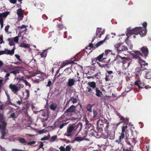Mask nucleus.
Here are the masks:
<instances>
[{"label":"nucleus","instance_id":"9","mask_svg":"<svg viewBox=\"0 0 151 151\" xmlns=\"http://www.w3.org/2000/svg\"><path fill=\"white\" fill-rule=\"evenodd\" d=\"M134 85L138 86L139 89H142L145 88L147 89V87L145 86V84L143 83L140 82L139 81H137L134 83Z\"/></svg>","mask_w":151,"mask_h":151},{"label":"nucleus","instance_id":"30","mask_svg":"<svg viewBox=\"0 0 151 151\" xmlns=\"http://www.w3.org/2000/svg\"><path fill=\"white\" fill-rule=\"evenodd\" d=\"M7 40L9 41V44L10 46H12L14 45V44L13 42V38H8Z\"/></svg>","mask_w":151,"mask_h":151},{"label":"nucleus","instance_id":"33","mask_svg":"<svg viewBox=\"0 0 151 151\" xmlns=\"http://www.w3.org/2000/svg\"><path fill=\"white\" fill-rule=\"evenodd\" d=\"M93 106V105L91 104H89L87 105L86 107L87 110L90 113H91L92 112V108Z\"/></svg>","mask_w":151,"mask_h":151},{"label":"nucleus","instance_id":"46","mask_svg":"<svg viewBox=\"0 0 151 151\" xmlns=\"http://www.w3.org/2000/svg\"><path fill=\"white\" fill-rule=\"evenodd\" d=\"M25 92L27 93L26 99H27L29 96V92L28 90L25 89Z\"/></svg>","mask_w":151,"mask_h":151},{"label":"nucleus","instance_id":"21","mask_svg":"<svg viewBox=\"0 0 151 151\" xmlns=\"http://www.w3.org/2000/svg\"><path fill=\"white\" fill-rule=\"evenodd\" d=\"M99 32L98 31H96V36L93 38L92 40V42L94 41V40L96 38H101V36L103 34V33H99Z\"/></svg>","mask_w":151,"mask_h":151},{"label":"nucleus","instance_id":"12","mask_svg":"<svg viewBox=\"0 0 151 151\" xmlns=\"http://www.w3.org/2000/svg\"><path fill=\"white\" fill-rule=\"evenodd\" d=\"M76 81L75 78H70L67 83V86L69 87H71L75 84Z\"/></svg>","mask_w":151,"mask_h":151},{"label":"nucleus","instance_id":"37","mask_svg":"<svg viewBox=\"0 0 151 151\" xmlns=\"http://www.w3.org/2000/svg\"><path fill=\"white\" fill-rule=\"evenodd\" d=\"M19 46L21 47L28 48L29 47V44H26L24 43H22L21 44L19 45Z\"/></svg>","mask_w":151,"mask_h":151},{"label":"nucleus","instance_id":"54","mask_svg":"<svg viewBox=\"0 0 151 151\" xmlns=\"http://www.w3.org/2000/svg\"><path fill=\"white\" fill-rule=\"evenodd\" d=\"M19 73L18 71V70H16L14 71H11L10 72V73H13L15 75H16V74Z\"/></svg>","mask_w":151,"mask_h":151},{"label":"nucleus","instance_id":"47","mask_svg":"<svg viewBox=\"0 0 151 151\" xmlns=\"http://www.w3.org/2000/svg\"><path fill=\"white\" fill-rule=\"evenodd\" d=\"M130 140L132 143H133L134 145H135L137 143V141L136 139L134 138H130Z\"/></svg>","mask_w":151,"mask_h":151},{"label":"nucleus","instance_id":"58","mask_svg":"<svg viewBox=\"0 0 151 151\" xmlns=\"http://www.w3.org/2000/svg\"><path fill=\"white\" fill-rule=\"evenodd\" d=\"M36 142L35 141H32L29 142H28L27 143V145H31L34 144Z\"/></svg>","mask_w":151,"mask_h":151},{"label":"nucleus","instance_id":"40","mask_svg":"<svg viewBox=\"0 0 151 151\" xmlns=\"http://www.w3.org/2000/svg\"><path fill=\"white\" fill-rule=\"evenodd\" d=\"M93 118H94L96 117L98 114L97 111H96V110L94 109L93 110Z\"/></svg>","mask_w":151,"mask_h":151},{"label":"nucleus","instance_id":"13","mask_svg":"<svg viewBox=\"0 0 151 151\" xmlns=\"http://www.w3.org/2000/svg\"><path fill=\"white\" fill-rule=\"evenodd\" d=\"M145 68H142V67H137L135 69V73L137 76L139 77L141 75L142 71Z\"/></svg>","mask_w":151,"mask_h":151},{"label":"nucleus","instance_id":"49","mask_svg":"<svg viewBox=\"0 0 151 151\" xmlns=\"http://www.w3.org/2000/svg\"><path fill=\"white\" fill-rule=\"evenodd\" d=\"M57 27L59 30H61L63 28V27L62 24H58L57 25Z\"/></svg>","mask_w":151,"mask_h":151},{"label":"nucleus","instance_id":"20","mask_svg":"<svg viewBox=\"0 0 151 151\" xmlns=\"http://www.w3.org/2000/svg\"><path fill=\"white\" fill-rule=\"evenodd\" d=\"M71 101L72 103L73 104H75L77 102V99L73 97H71L70 98V99L69 101H68L66 104V106H67L69 104V101Z\"/></svg>","mask_w":151,"mask_h":151},{"label":"nucleus","instance_id":"3","mask_svg":"<svg viewBox=\"0 0 151 151\" xmlns=\"http://www.w3.org/2000/svg\"><path fill=\"white\" fill-rule=\"evenodd\" d=\"M114 47L118 53L122 52H126L128 50V47L123 45L122 43H118L114 45Z\"/></svg>","mask_w":151,"mask_h":151},{"label":"nucleus","instance_id":"45","mask_svg":"<svg viewBox=\"0 0 151 151\" xmlns=\"http://www.w3.org/2000/svg\"><path fill=\"white\" fill-rule=\"evenodd\" d=\"M24 86V85L23 84H19L18 85L17 88L19 89V91H20V89L23 88Z\"/></svg>","mask_w":151,"mask_h":151},{"label":"nucleus","instance_id":"8","mask_svg":"<svg viewBox=\"0 0 151 151\" xmlns=\"http://www.w3.org/2000/svg\"><path fill=\"white\" fill-rule=\"evenodd\" d=\"M110 59H108L104 62L101 64L99 62H97V64L99 67L101 68H109V63L110 61Z\"/></svg>","mask_w":151,"mask_h":151},{"label":"nucleus","instance_id":"60","mask_svg":"<svg viewBox=\"0 0 151 151\" xmlns=\"http://www.w3.org/2000/svg\"><path fill=\"white\" fill-rule=\"evenodd\" d=\"M106 125L105 127V128L106 129H107L109 126V123L107 120H106Z\"/></svg>","mask_w":151,"mask_h":151},{"label":"nucleus","instance_id":"31","mask_svg":"<svg viewBox=\"0 0 151 151\" xmlns=\"http://www.w3.org/2000/svg\"><path fill=\"white\" fill-rule=\"evenodd\" d=\"M127 125L124 126L122 127V133L121 135H123L124 137H125L124 132H125L126 130L127 129Z\"/></svg>","mask_w":151,"mask_h":151},{"label":"nucleus","instance_id":"51","mask_svg":"<svg viewBox=\"0 0 151 151\" xmlns=\"http://www.w3.org/2000/svg\"><path fill=\"white\" fill-rule=\"evenodd\" d=\"M9 27V26L8 25L7 26H6L5 28V30L6 32L8 34V29Z\"/></svg>","mask_w":151,"mask_h":151},{"label":"nucleus","instance_id":"19","mask_svg":"<svg viewBox=\"0 0 151 151\" xmlns=\"http://www.w3.org/2000/svg\"><path fill=\"white\" fill-rule=\"evenodd\" d=\"M130 36H127V37L125 40V42L128 46L129 47L130 49H132L133 47V45L131 43V41L129 40V38Z\"/></svg>","mask_w":151,"mask_h":151},{"label":"nucleus","instance_id":"29","mask_svg":"<svg viewBox=\"0 0 151 151\" xmlns=\"http://www.w3.org/2000/svg\"><path fill=\"white\" fill-rule=\"evenodd\" d=\"M17 117V116L15 114V113H13L11 114H10L9 115V118H12L13 120H15L16 119Z\"/></svg>","mask_w":151,"mask_h":151},{"label":"nucleus","instance_id":"56","mask_svg":"<svg viewBox=\"0 0 151 151\" xmlns=\"http://www.w3.org/2000/svg\"><path fill=\"white\" fill-rule=\"evenodd\" d=\"M71 150V147L69 145H68L66 146L65 151H70Z\"/></svg>","mask_w":151,"mask_h":151},{"label":"nucleus","instance_id":"25","mask_svg":"<svg viewBox=\"0 0 151 151\" xmlns=\"http://www.w3.org/2000/svg\"><path fill=\"white\" fill-rule=\"evenodd\" d=\"M84 139V137H75L74 141H76L78 142H80L83 140Z\"/></svg>","mask_w":151,"mask_h":151},{"label":"nucleus","instance_id":"62","mask_svg":"<svg viewBox=\"0 0 151 151\" xmlns=\"http://www.w3.org/2000/svg\"><path fill=\"white\" fill-rule=\"evenodd\" d=\"M27 27V26L25 25H23L22 26H21L20 27H18V28L19 29H22L24 28H26Z\"/></svg>","mask_w":151,"mask_h":151},{"label":"nucleus","instance_id":"10","mask_svg":"<svg viewBox=\"0 0 151 151\" xmlns=\"http://www.w3.org/2000/svg\"><path fill=\"white\" fill-rule=\"evenodd\" d=\"M9 87L14 93H16L19 91L17 86H16L15 84H9Z\"/></svg>","mask_w":151,"mask_h":151},{"label":"nucleus","instance_id":"18","mask_svg":"<svg viewBox=\"0 0 151 151\" xmlns=\"http://www.w3.org/2000/svg\"><path fill=\"white\" fill-rule=\"evenodd\" d=\"M82 128V124L81 123H78L76 125H73V128L74 131L78 129L79 131L80 132Z\"/></svg>","mask_w":151,"mask_h":151},{"label":"nucleus","instance_id":"61","mask_svg":"<svg viewBox=\"0 0 151 151\" xmlns=\"http://www.w3.org/2000/svg\"><path fill=\"white\" fill-rule=\"evenodd\" d=\"M24 82L25 83L26 86H28L29 87H30L31 86V84L29 83H28L26 80L24 81Z\"/></svg>","mask_w":151,"mask_h":151},{"label":"nucleus","instance_id":"35","mask_svg":"<svg viewBox=\"0 0 151 151\" xmlns=\"http://www.w3.org/2000/svg\"><path fill=\"white\" fill-rule=\"evenodd\" d=\"M85 122L86 123V127H90L91 126V124L89 123V122L87 118L85 119Z\"/></svg>","mask_w":151,"mask_h":151},{"label":"nucleus","instance_id":"63","mask_svg":"<svg viewBox=\"0 0 151 151\" xmlns=\"http://www.w3.org/2000/svg\"><path fill=\"white\" fill-rule=\"evenodd\" d=\"M111 52V50H106L105 51V54L107 55L108 53H110Z\"/></svg>","mask_w":151,"mask_h":151},{"label":"nucleus","instance_id":"4","mask_svg":"<svg viewBox=\"0 0 151 151\" xmlns=\"http://www.w3.org/2000/svg\"><path fill=\"white\" fill-rule=\"evenodd\" d=\"M116 60H119L120 61V62L122 63L123 64L127 63L128 65L127 67L129 66L131 60L128 58H127L125 57H122L121 56L118 55L116 57Z\"/></svg>","mask_w":151,"mask_h":151},{"label":"nucleus","instance_id":"7","mask_svg":"<svg viewBox=\"0 0 151 151\" xmlns=\"http://www.w3.org/2000/svg\"><path fill=\"white\" fill-rule=\"evenodd\" d=\"M76 107L73 105L65 111L64 112V114L67 116L69 115L70 113H75L76 111Z\"/></svg>","mask_w":151,"mask_h":151},{"label":"nucleus","instance_id":"28","mask_svg":"<svg viewBox=\"0 0 151 151\" xmlns=\"http://www.w3.org/2000/svg\"><path fill=\"white\" fill-rule=\"evenodd\" d=\"M96 95L97 96L101 97L102 95V92L97 88H96Z\"/></svg>","mask_w":151,"mask_h":151},{"label":"nucleus","instance_id":"1","mask_svg":"<svg viewBox=\"0 0 151 151\" xmlns=\"http://www.w3.org/2000/svg\"><path fill=\"white\" fill-rule=\"evenodd\" d=\"M142 52L141 53L139 51H136L132 55L134 58L137 59H140V57L146 58L148 54V50L146 46L143 47L141 49Z\"/></svg>","mask_w":151,"mask_h":151},{"label":"nucleus","instance_id":"41","mask_svg":"<svg viewBox=\"0 0 151 151\" xmlns=\"http://www.w3.org/2000/svg\"><path fill=\"white\" fill-rule=\"evenodd\" d=\"M19 142L21 143H26V141L25 139L22 138H21L19 139Z\"/></svg>","mask_w":151,"mask_h":151},{"label":"nucleus","instance_id":"44","mask_svg":"<svg viewBox=\"0 0 151 151\" xmlns=\"http://www.w3.org/2000/svg\"><path fill=\"white\" fill-rule=\"evenodd\" d=\"M18 15V19L20 20L22 19L24 17V15L23 13L17 14Z\"/></svg>","mask_w":151,"mask_h":151},{"label":"nucleus","instance_id":"48","mask_svg":"<svg viewBox=\"0 0 151 151\" xmlns=\"http://www.w3.org/2000/svg\"><path fill=\"white\" fill-rule=\"evenodd\" d=\"M125 120L122 122V123H124L125 124H126L127 125L129 122V119L127 118H124Z\"/></svg>","mask_w":151,"mask_h":151},{"label":"nucleus","instance_id":"43","mask_svg":"<svg viewBox=\"0 0 151 151\" xmlns=\"http://www.w3.org/2000/svg\"><path fill=\"white\" fill-rule=\"evenodd\" d=\"M39 7H38V9H42L44 8L45 5L43 4H40L38 5Z\"/></svg>","mask_w":151,"mask_h":151},{"label":"nucleus","instance_id":"39","mask_svg":"<svg viewBox=\"0 0 151 151\" xmlns=\"http://www.w3.org/2000/svg\"><path fill=\"white\" fill-rule=\"evenodd\" d=\"M50 137V135L49 134L47 136H45L44 137L41 138V140L42 141L45 140H48Z\"/></svg>","mask_w":151,"mask_h":151},{"label":"nucleus","instance_id":"17","mask_svg":"<svg viewBox=\"0 0 151 151\" xmlns=\"http://www.w3.org/2000/svg\"><path fill=\"white\" fill-rule=\"evenodd\" d=\"M15 47L14 46L13 48L11 50H9L7 49H5L4 50L5 52V54L6 55H13L14 53Z\"/></svg>","mask_w":151,"mask_h":151},{"label":"nucleus","instance_id":"11","mask_svg":"<svg viewBox=\"0 0 151 151\" xmlns=\"http://www.w3.org/2000/svg\"><path fill=\"white\" fill-rule=\"evenodd\" d=\"M89 134L90 136H94L96 138H99L100 136L99 134V132L96 131L94 129H91L89 131Z\"/></svg>","mask_w":151,"mask_h":151},{"label":"nucleus","instance_id":"32","mask_svg":"<svg viewBox=\"0 0 151 151\" xmlns=\"http://www.w3.org/2000/svg\"><path fill=\"white\" fill-rule=\"evenodd\" d=\"M146 78L147 79H151V70H150L146 73Z\"/></svg>","mask_w":151,"mask_h":151},{"label":"nucleus","instance_id":"53","mask_svg":"<svg viewBox=\"0 0 151 151\" xmlns=\"http://www.w3.org/2000/svg\"><path fill=\"white\" fill-rule=\"evenodd\" d=\"M17 14L22 13V10L21 9H19L17 10Z\"/></svg>","mask_w":151,"mask_h":151},{"label":"nucleus","instance_id":"55","mask_svg":"<svg viewBox=\"0 0 151 151\" xmlns=\"http://www.w3.org/2000/svg\"><path fill=\"white\" fill-rule=\"evenodd\" d=\"M17 80H18V83L20 81H23L24 82V81L25 80H24V78H23L22 77L21 78H17Z\"/></svg>","mask_w":151,"mask_h":151},{"label":"nucleus","instance_id":"36","mask_svg":"<svg viewBox=\"0 0 151 151\" xmlns=\"http://www.w3.org/2000/svg\"><path fill=\"white\" fill-rule=\"evenodd\" d=\"M47 50H44L42 52L40 55H41V57L42 58L45 57L47 56V53L46 52Z\"/></svg>","mask_w":151,"mask_h":151},{"label":"nucleus","instance_id":"24","mask_svg":"<svg viewBox=\"0 0 151 151\" xmlns=\"http://www.w3.org/2000/svg\"><path fill=\"white\" fill-rule=\"evenodd\" d=\"M88 85L93 88H95L96 87V83L94 81L90 82H88Z\"/></svg>","mask_w":151,"mask_h":151},{"label":"nucleus","instance_id":"27","mask_svg":"<svg viewBox=\"0 0 151 151\" xmlns=\"http://www.w3.org/2000/svg\"><path fill=\"white\" fill-rule=\"evenodd\" d=\"M73 131H74L73 125L70 126L67 128V132L68 133H71Z\"/></svg>","mask_w":151,"mask_h":151},{"label":"nucleus","instance_id":"22","mask_svg":"<svg viewBox=\"0 0 151 151\" xmlns=\"http://www.w3.org/2000/svg\"><path fill=\"white\" fill-rule=\"evenodd\" d=\"M124 137L123 136V135H120L119 137V139L118 140H116L115 141L116 142H117L118 144H120L121 145L122 144V140L123 139Z\"/></svg>","mask_w":151,"mask_h":151},{"label":"nucleus","instance_id":"2","mask_svg":"<svg viewBox=\"0 0 151 151\" xmlns=\"http://www.w3.org/2000/svg\"><path fill=\"white\" fill-rule=\"evenodd\" d=\"M104 53H103L100 55L99 56L96 58H94V59H92L91 60V63L93 65H94L96 63L101 62V63L104 62L107 59V58L104 57Z\"/></svg>","mask_w":151,"mask_h":151},{"label":"nucleus","instance_id":"50","mask_svg":"<svg viewBox=\"0 0 151 151\" xmlns=\"http://www.w3.org/2000/svg\"><path fill=\"white\" fill-rule=\"evenodd\" d=\"M13 41L16 42H18L19 41V36H17L14 38Z\"/></svg>","mask_w":151,"mask_h":151},{"label":"nucleus","instance_id":"52","mask_svg":"<svg viewBox=\"0 0 151 151\" xmlns=\"http://www.w3.org/2000/svg\"><path fill=\"white\" fill-rule=\"evenodd\" d=\"M2 43H4V42L3 40V37L2 35H1L0 36V44H1Z\"/></svg>","mask_w":151,"mask_h":151},{"label":"nucleus","instance_id":"6","mask_svg":"<svg viewBox=\"0 0 151 151\" xmlns=\"http://www.w3.org/2000/svg\"><path fill=\"white\" fill-rule=\"evenodd\" d=\"M10 12H6L2 13H0V24L1 29H2L4 25V18L5 19L8 15Z\"/></svg>","mask_w":151,"mask_h":151},{"label":"nucleus","instance_id":"42","mask_svg":"<svg viewBox=\"0 0 151 151\" xmlns=\"http://www.w3.org/2000/svg\"><path fill=\"white\" fill-rule=\"evenodd\" d=\"M68 122L66 123H63L62 124H59L60 125L58 126V127L60 129H61L63 128V127L65 126V125H66L68 124Z\"/></svg>","mask_w":151,"mask_h":151},{"label":"nucleus","instance_id":"23","mask_svg":"<svg viewBox=\"0 0 151 151\" xmlns=\"http://www.w3.org/2000/svg\"><path fill=\"white\" fill-rule=\"evenodd\" d=\"M138 59L140 60V61H139L140 65V67L143 68V66L145 67V66H147V65H148L147 63H146L145 61L141 60V58Z\"/></svg>","mask_w":151,"mask_h":151},{"label":"nucleus","instance_id":"64","mask_svg":"<svg viewBox=\"0 0 151 151\" xmlns=\"http://www.w3.org/2000/svg\"><path fill=\"white\" fill-rule=\"evenodd\" d=\"M60 151H65V149L63 146H61L59 148Z\"/></svg>","mask_w":151,"mask_h":151},{"label":"nucleus","instance_id":"38","mask_svg":"<svg viewBox=\"0 0 151 151\" xmlns=\"http://www.w3.org/2000/svg\"><path fill=\"white\" fill-rule=\"evenodd\" d=\"M57 135H54L52 137H51L50 140V142H53L55 141L57 138Z\"/></svg>","mask_w":151,"mask_h":151},{"label":"nucleus","instance_id":"5","mask_svg":"<svg viewBox=\"0 0 151 151\" xmlns=\"http://www.w3.org/2000/svg\"><path fill=\"white\" fill-rule=\"evenodd\" d=\"M140 29V27H137L132 29H131L130 28H129L127 29L126 35L130 36L132 34L137 35L139 34Z\"/></svg>","mask_w":151,"mask_h":151},{"label":"nucleus","instance_id":"16","mask_svg":"<svg viewBox=\"0 0 151 151\" xmlns=\"http://www.w3.org/2000/svg\"><path fill=\"white\" fill-rule=\"evenodd\" d=\"M108 36L109 35H107L103 40L99 42L98 43L95 45L94 46V48H97L102 44L106 40H107L109 38Z\"/></svg>","mask_w":151,"mask_h":151},{"label":"nucleus","instance_id":"14","mask_svg":"<svg viewBox=\"0 0 151 151\" xmlns=\"http://www.w3.org/2000/svg\"><path fill=\"white\" fill-rule=\"evenodd\" d=\"M147 32V30L146 29H143L142 27H140L139 34L140 35L141 37H143L146 35Z\"/></svg>","mask_w":151,"mask_h":151},{"label":"nucleus","instance_id":"26","mask_svg":"<svg viewBox=\"0 0 151 151\" xmlns=\"http://www.w3.org/2000/svg\"><path fill=\"white\" fill-rule=\"evenodd\" d=\"M50 107L51 110L55 111L57 107V105L55 103L52 104L50 106Z\"/></svg>","mask_w":151,"mask_h":151},{"label":"nucleus","instance_id":"34","mask_svg":"<svg viewBox=\"0 0 151 151\" xmlns=\"http://www.w3.org/2000/svg\"><path fill=\"white\" fill-rule=\"evenodd\" d=\"M130 139H126L125 140V142L127 143V144H128L129 145L131 146V147L132 148H133V146L132 144V143H131L130 142L131 141Z\"/></svg>","mask_w":151,"mask_h":151},{"label":"nucleus","instance_id":"15","mask_svg":"<svg viewBox=\"0 0 151 151\" xmlns=\"http://www.w3.org/2000/svg\"><path fill=\"white\" fill-rule=\"evenodd\" d=\"M67 120L65 119V116L64 115L60 117L58 119L56 123H58V125H59L60 124L63 122H66Z\"/></svg>","mask_w":151,"mask_h":151},{"label":"nucleus","instance_id":"59","mask_svg":"<svg viewBox=\"0 0 151 151\" xmlns=\"http://www.w3.org/2000/svg\"><path fill=\"white\" fill-rule=\"evenodd\" d=\"M15 56L19 61H22V59H20V56L19 55L15 54Z\"/></svg>","mask_w":151,"mask_h":151},{"label":"nucleus","instance_id":"57","mask_svg":"<svg viewBox=\"0 0 151 151\" xmlns=\"http://www.w3.org/2000/svg\"><path fill=\"white\" fill-rule=\"evenodd\" d=\"M142 25L143 27V29H146V27L147 26V23L146 22H145L142 23Z\"/></svg>","mask_w":151,"mask_h":151}]
</instances>
